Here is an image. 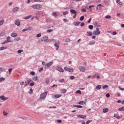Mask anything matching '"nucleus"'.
Here are the masks:
<instances>
[{
	"instance_id": "53",
	"label": "nucleus",
	"mask_w": 124,
	"mask_h": 124,
	"mask_svg": "<svg viewBox=\"0 0 124 124\" xmlns=\"http://www.w3.org/2000/svg\"><path fill=\"white\" fill-rule=\"evenodd\" d=\"M50 42H56V40H54V39H51L50 40Z\"/></svg>"
},
{
	"instance_id": "58",
	"label": "nucleus",
	"mask_w": 124,
	"mask_h": 124,
	"mask_svg": "<svg viewBox=\"0 0 124 124\" xmlns=\"http://www.w3.org/2000/svg\"><path fill=\"white\" fill-rule=\"evenodd\" d=\"M97 6L100 8V7H101L102 6L103 7V5H101V4H98Z\"/></svg>"
},
{
	"instance_id": "10",
	"label": "nucleus",
	"mask_w": 124,
	"mask_h": 124,
	"mask_svg": "<svg viewBox=\"0 0 124 124\" xmlns=\"http://www.w3.org/2000/svg\"><path fill=\"white\" fill-rule=\"evenodd\" d=\"M15 25H16V26H20V20L19 19H16L15 21Z\"/></svg>"
},
{
	"instance_id": "31",
	"label": "nucleus",
	"mask_w": 124,
	"mask_h": 124,
	"mask_svg": "<svg viewBox=\"0 0 124 124\" xmlns=\"http://www.w3.org/2000/svg\"><path fill=\"white\" fill-rule=\"evenodd\" d=\"M59 82H60V83H62L64 82V78L60 79H59Z\"/></svg>"
},
{
	"instance_id": "38",
	"label": "nucleus",
	"mask_w": 124,
	"mask_h": 124,
	"mask_svg": "<svg viewBox=\"0 0 124 124\" xmlns=\"http://www.w3.org/2000/svg\"><path fill=\"white\" fill-rule=\"evenodd\" d=\"M68 12H67V11H65V12H64L63 13V15H64V16H65V15H67V14H68Z\"/></svg>"
},
{
	"instance_id": "39",
	"label": "nucleus",
	"mask_w": 124,
	"mask_h": 124,
	"mask_svg": "<svg viewBox=\"0 0 124 124\" xmlns=\"http://www.w3.org/2000/svg\"><path fill=\"white\" fill-rule=\"evenodd\" d=\"M106 88H108V85H105L103 86V90H105V89H106Z\"/></svg>"
},
{
	"instance_id": "35",
	"label": "nucleus",
	"mask_w": 124,
	"mask_h": 124,
	"mask_svg": "<svg viewBox=\"0 0 124 124\" xmlns=\"http://www.w3.org/2000/svg\"><path fill=\"white\" fill-rule=\"evenodd\" d=\"M92 31H87V33H88V34H89V36H92Z\"/></svg>"
},
{
	"instance_id": "12",
	"label": "nucleus",
	"mask_w": 124,
	"mask_h": 124,
	"mask_svg": "<svg viewBox=\"0 0 124 124\" xmlns=\"http://www.w3.org/2000/svg\"><path fill=\"white\" fill-rule=\"evenodd\" d=\"M77 117L78 118H80V119H85L87 117V116L83 115H78Z\"/></svg>"
},
{
	"instance_id": "59",
	"label": "nucleus",
	"mask_w": 124,
	"mask_h": 124,
	"mask_svg": "<svg viewBox=\"0 0 124 124\" xmlns=\"http://www.w3.org/2000/svg\"><path fill=\"white\" fill-rule=\"evenodd\" d=\"M30 86H31V87H32V86H34V82L30 83Z\"/></svg>"
},
{
	"instance_id": "27",
	"label": "nucleus",
	"mask_w": 124,
	"mask_h": 124,
	"mask_svg": "<svg viewBox=\"0 0 124 124\" xmlns=\"http://www.w3.org/2000/svg\"><path fill=\"white\" fill-rule=\"evenodd\" d=\"M63 41H64V42H69V41H70V39L68 38L65 39L63 40Z\"/></svg>"
},
{
	"instance_id": "47",
	"label": "nucleus",
	"mask_w": 124,
	"mask_h": 124,
	"mask_svg": "<svg viewBox=\"0 0 124 124\" xmlns=\"http://www.w3.org/2000/svg\"><path fill=\"white\" fill-rule=\"evenodd\" d=\"M33 92V91H32V89L31 88V89H30V92H29V94H32Z\"/></svg>"
},
{
	"instance_id": "52",
	"label": "nucleus",
	"mask_w": 124,
	"mask_h": 124,
	"mask_svg": "<svg viewBox=\"0 0 124 124\" xmlns=\"http://www.w3.org/2000/svg\"><path fill=\"white\" fill-rule=\"evenodd\" d=\"M52 31H53V30L49 29L47 30V32H52Z\"/></svg>"
},
{
	"instance_id": "16",
	"label": "nucleus",
	"mask_w": 124,
	"mask_h": 124,
	"mask_svg": "<svg viewBox=\"0 0 124 124\" xmlns=\"http://www.w3.org/2000/svg\"><path fill=\"white\" fill-rule=\"evenodd\" d=\"M61 96H62V94H56V95H55L54 97L55 99H57V98H60Z\"/></svg>"
},
{
	"instance_id": "20",
	"label": "nucleus",
	"mask_w": 124,
	"mask_h": 124,
	"mask_svg": "<svg viewBox=\"0 0 124 124\" xmlns=\"http://www.w3.org/2000/svg\"><path fill=\"white\" fill-rule=\"evenodd\" d=\"M8 42H11V41L6 40L2 43H1L2 45H3V44H6V43H8Z\"/></svg>"
},
{
	"instance_id": "14",
	"label": "nucleus",
	"mask_w": 124,
	"mask_h": 124,
	"mask_svg": "<svg viewBox=\"0 0 124 124\" xmlns=\"http://www.w3.org/2000/svg\"><path fill=\"white\" fill-rule=\"evenodd\" d=\"M57 69L59 71H60V72H63V71H64V70H63V69H62V67H59L58 68H57Z\"/></svg>"
},
{
	"instance_id": "45",
	"label": "nucleus",
	"mask_w": 124,
	"mask_h": 124,
	"mask_svg": "<svg viewBox=\"0 0 124 124\" xmlns=\"http://www.w3.org/2000/svg\"><path fill=\"white\" fill-rule=\"evenodd\" d=\"M20 40H21V38L20 37H18V38H16V41H20Z\"/></svg>"
},
{
	"instance_id": "28",
	"label": "nucleus",
	"mask_w": 124,
	"mask_h": 124,
	"mask_svg": "<svg viewBox=\"0 0 124 124\" xmlns=\"http://www.w3.org/2000/svg\"><path fill=\"white\" fill-rule=\"evenodd\" d=\"M118 111H124V107L119 108Z\"/></svg>"
},
{
	"instance_id": "41",
	"label": "nucleus",
	"mask_w": 124,
	"mask_h": 124,
	"mask_svg": "<svg viewBox=\"0 0 124 124\" xmlns=\"http://www.w3.org/2000/svg\"><path fill=\"white\" fill-rule=\"evenodd\" d=\"M62 93H66V90H65V89H62Z\"/></svg>"
},
{
	"instance_id": "37",
	"label": "nucleus",
	"mask_w": 124,
	"mask_h": 124,
	"mask_svg": "<svg viewBox=\"0 0 124 124\" xmlns=\"http://www.w3.org/2000/svg\"><path fill=\"white\" fill-rule=\"evenodd\" d=\"M5 80V78H0V82H2V81H4Z\"/></svg>"
},
{
	"instance_id": "21",
	"label": "nucleus",
	"mask_w": 124,
	"mask_h": 124,
	"mask_svg": "<svg viewBox=\"0 0 124 124\" xmlns=\"http://www.w3.org/2000/svg\"><path fill=\"white\" fill-rule=\"evenodd\" d=\"M101 85H97L95 88V90H100V89H101Z\"/></svg>"
},
{
	"instance_id": "18",
	"label": "nucleus",
	"mask_w": 124,
	"mask_h": 124,
	"mask_svg": "<svg viewBox=\"0 0 124 124\" xmlns=\"http://www.w3.org/2000/svg\"><path fill=\"white\" fill-rule=\"evenodd\" d=\"M108 111H109V109H108V108H105L103 109V113H107V112H108Z\"/></svg>"
},
{
	"instance_id": "2",
	"label": "nucleus",
	"mask_w": 124,
	"mask_h": 124,
	"mask_svg": "<svg viewBox=\"0 0 124 124\" xmlns=\"http://www.w3.org/2000/svg\"><path fill=\"white\" fill-rule=\"evenodd\" d=\"M48 94V92H46L40 95V99H44L45 97L47 96V94Z\"/></svg>"
},
{
	"instance_id": "3",
	"label": "nucleus",
	"mask_w": 124,
	"mask_h": 124,
	"mask_svg": "<svg viewBox=\"0 0 124 124\" xmlns=\"http://www.w3.org/2000/svg\"><path fill=\"white\" fill-rule=\"evenodd\" d=\"M93 34L94 35H98L100 34V31H99V28H96V30L93 31Z\"/></svg>"
},
{
	"instance_id": "57",
	"label": "nucleus",
	"mask_w": 124,
	"mask_h": 124,
	"mask_svg": "<svg viewBox=\"0 0 124 124\" xmlns=\"http://www.w3.org/2000/svg\"><path fill=\"white\" fill-rule=\"evenodd\" d=\"M52 15H53V16H58V15H57V13H56L55 12L52 13Z\"/></svg>"
},
{
	"instance_id": "46",
	"label": "nucleus",
	"mask_w": 124,
	"mask_h": 124,
	"mask_svg": "<svg viewBox=\"0 0 124 124\" xmlns=\"http://www.w3.org/2000/svg\"><path fill=\"white\" fill-rule=\"evenodd\" d=\"M22 52H23V50L19 49L17 51L18 54H21V53H22Z\"/></svg>"
},
{
	"instance_id": "11",
	"label": "nucleus",
	"mask_w": 124,
	"mask_h": 124,
	"mask_svg": "<svg viewBox=\"0 0 124 124\" xmlns=\"http://www.w3.org/2000/svg\"><path fill=\"white\" fill-rule=\"evenodd\" d=\"M18 10H19V8L18 7H16L12 10V12L13 13H15L16 12H17Z\"/></svg>"
},
{
	"instance_id": "22",
	"label": "nucleus",
	"mask_w": 124,
	"mask_h": 124,
	"mask_svg": "<svg viewBox=\"0 0 124 124\" xmlns=\"http://www.w3.org/2000/svg\"><path fill=\"white\" fill-rule=\"evenodd\" d=\"M5 49H7V46H5V47L4 46H1L0 47V51H2V50H4Z\"/></svg>"
},
{
	"instance_id": "32",
	"label": "nucleus",
	"mask_w": 124,
	"mask_h": 124,
	"mask_svg": "<svg viewBox=\"0 0 124 124\" xmlns=\"http://www.w3.org/2000/svg\"><path fill=\"white\" fill-rule=\"evenodd\" d=\"M73 71H74V70L73 69H71V68H69L68 69V72H69L72 73V72H73Z\"/></svg>"
},
{
	"instance_id": "42",
	"label": "nucleus",
	"mask_w": 124,
	"mask_h": 124,
	"mask_svg": "<svg viewBox=\"0 0 124 124\" xmlns=\"http://www.w3.org/2000/svg\"><path fill=\"white\" fill-rule=\"evenodd\" d=\"M84 16H81L80 17V21H83L84 20Z\"/></svg>"
},
{
	"instance_id": "24",
	"label": "nucleus",
	"mask_w": 124,
	"mask_h": 124,
	"mask_svg": "<svg viewBox=\"0 0 124 124\" xmlns=\"http://www.w3.org/2000/svg\"><path fill=\"white\" fill-rule=\"evenodd\" d=\"M116 2L117 3H118L119 5H122V4H123V2H121L120 0H116Z\"/></svg>"
},
{
	"instance_id": "48",
	"label": "nucleus",
	"mask_w": 124,
	"mask_h": 124,
	"mask_svg": "<svg viewBox=\"0 0 124 124\" xmlns=\"http://www.w3.org/2000/svg\"><path fill=\"white\" fill-rule=\"evenodd\" d=\"M34 1L36 2H37V1H39V2H43V0H34Z\"/></svg>"
},
{
	"instance_id": "4",
	"label": "nucleus",
	"mask_w": 124,
	"mask_h": 124,
	"mask_svg": "<svg viewBox=\"0 0 124 124\" xmlns=\"http://www.w3.org/2000/svg\"><path fill=\"white\" fill-rule=\"evenodd\" d=\"M53 63H54V62L52 61L49 62L48 63H46L45 65V67L46 68H49V67H50L52 64H53Z\"/></svg>"
},
{
	"instance_id": "1",
	"label": "nucleus",
	"mask_w": 124,
	"mask_h": 124,
	"mask_svg": "<svg viewBox=\"0 0 124 124\" xmlns=\"http://www.w3.org/2000/svg\"><path fill=\"white\" fill-rule=\"evenodd\" d=\"M31 8H33V9H36L38 10L42 7V5L40 4H33L31 5Z\"/></svg>"
},
{
	"instance_id": "44",
	"label": "nucleus",
	"mask_w": 124,
	"mask_h": 124,
	"mask_svg": "<svg viewBox=\"0 0 124 124\" xmlns=\"http://www.w3.org/2000/svg\"><path fill=\"white\" fill-rule=\"evenodd\" d=\"M70 79L71 80H74V79H75V76H72L70 77Z\"/></svg>"
},
{
	"instance_id": "25",
	"label": "nucleus",
	"mask_w": 124,
	"mask_h": 124,
	"mask_svg": "<svg viewBox=\"0 0 124 124\" xmlns=\"http://www.w3.org/2000/svg\"><path fill=\"white\" fill-rule=\"evenodd\" d=\"M73 107H77L78 108H83V106L80 105H74Z\"/></svg>"
},
{
	"instance_id": "8",
	"label": "nucleus",
	"mask_w": 124,
	"mask_h": 124,
	"mask_svg": "<svg viewBox=\"0 0 124 124\" xmlns=\"http://www.w3.org/2000/svg\"><path fill=\"white\" fill-rule=\"evenodd\" d=\"M42 41H44V42H49V40L48 39V37L46 36L43 38Z\"/></svg>"
},
{
	"instance_id": "15",
	"label": "nucleus",
	"mask_w": 124,
	"mask_h": 124,
	"mask_svg": "<svg viewBox=\"0 0 124 124\" xmlns=\"http://www.w3.org/2000/svg\"><path fill=\"white\" fill-rule=\"evenodd\" d=\"M80 22L79 21H76L73 23V25H74V26H79V25H80Z\"/></svg>"
},
{
	"instance_id": "51",
	"label": "nucleus",
	"mask_w": 124,
	"mask_h": 124,
	"mask_svg": "<svg viewBox=\"0 0 124 124\" xmlns=\"http://www.w3.org/2000/svg\"><path fill=\"white\" fill-rule=\"evenodd\" d=\"M43 70V67H41L39 69V72H41Z\"/></svg>"
},
{
	"instance_id": "5",
	"label": "nucleus",
	"mask_w": 124,
	"mask_h": 124,
	"mask_svg": "<svg viewBox=\"0 0 124 124\" xmlns=\"http://www.w3.org/2000/svg\"><path fill=\"white\" fill-rule=\"evenodd\" d=\"M31 82H32V80L29 79L27 81H25V86L27 87V86H29V85L30 83H31Z\"/></svg>"
},
{
	"instance_id": "33",
	"label": "nucleus",
	"mask_w": 124,
	"mask_h": 124,
	"mask_svg": "<svg viewBox=\"0 0 124 124\" xmlns=\"http://www.w3.org/2000/svg\"><path fill=\"white\" fill-rule=\"evenodd\" d=\"M89 29L90 30H93V25H89Z\"/></svg>"
},
{
	"instance_id": "55",
	"label": "nucleus",
	"mask_w": 124,
	"mask_h": 124,
	"mask_svg": "<svg viewBox=\"0 0 124 124\" xmlns=\"http://www.w3.org/2000/svg\"><path fill=\"white\" fill-rule=\"evenodd\" d=\"M84 26H85V23L82 22V23L80 24V27H84Z\"/></svg>"
},
{
	"instance_id": "26",
	"label": "nucleus",
	"mask_w": 124,
	"mask_h": 124,
	"mask_svg": "<svg viewBox=\"0 0 124 124\" xmlns=\"http://www.w3.org/2000/svg\"><path fill=\"white\" fill-rule=\"evenodd\" d=\"M78 104H80V105H83V104H85V102L84 101H81L78 102Z\"/></svg>"
},
{
	"instance_id": "17",
	"label": "nucleus",
	"mask_w": 124,
	"mask_h": 124,
	"mask_svg": "<svg viewBox=\"0 0 124 124\" xmlns=\"http://www.w3.org/2000/svg\"><path fill=\"white\" fill-rule=\"evenodd\" d=\"M70 12H71V13H72V14H76V13H77L76 11L74 10V9L70 10Z\"/></svg>"
},
{
	"instance_id": "50",
	"label": "nucleus",
	"mask_w": 124,
	"mask_h": 124,
	"mask_svg": "<svg viewBox=\"0 0 124 124\" xmlns=\"http://www.w3.org/2000/svg\"><path fill=\"white\" fill-rule=\"evenodd\" d=\"M29 30H30V28L26 29H23L22 30V32H24V31H29Z\"/></svg>"
},
{
	"instance_id": "56",
	"label": "nucleus",
	"mask_w": 124,
	"mask_h": 124,
	"mask_svg": "<svg viewBox=\"0 0 124 124\" xmlns=\"http://www.w3.org/2000/svg\"><path fill=\"white\" fill-rule=\"evenodd\" d=\"M110 18H111V16H106V19H110Z\"/></svg>"
},
{
	"instance_id": "9",
	"label": "nucleus",
	"mask_w": 124,
	"mask_h": 124,
	"mask_svg": "<svg viewBox=\"0 0 124 124\" xmlns=\"http://www.w3.org/2000/svg\"><path fill=\"white\" fill-rule=\"evenodd\" d=\"M0 99L4 101L5 100H7V99H8V98L6 97L4 95H2L0 96Z\"/></svg>"
},
{
	"instance_id": "34",
	"label": "nucleus",
	"mask_w": 124,
	"mask_h": 124,
	"mask_svg": "<svg viewBox=\"0 0 124 124\" xmlns=\"http://www.w3.org/2000/svg\"><path fill=\"white\" fill-rule=\"evenodd\" d=\"M30 74H31V75H32L33 76H34V75H35V72H34V71L31 72Z\"/></svg>"
},
{
	"instance_id": "62",
	"label": "nucleus",
	"mask_w": 124,
	"mask_h": 124,
	"mask_svg": "<svg viewBox=\"0 0 124 124\" xmlns=\"http://www.w3.org/2000/svg\"><path fill=\"white\" fill-rule=\"evenodd\" d=\"M57 123H58V124H61L62 123V120H57Z\"/></svg>"
},
{
	"instance_id": "54",
	"label": "nucleus",
	"mask_w": 124,
	"mask_h": 124,
	"mask_svg": "<svg viewBox=\"0 0 124 124\" xmlns=\"http://www.w3.org/2000/svg\"><path fill=\"white\" fill-rule=\"evenodd\" d=\"M41 36V33H38L36 35L37 37H40Z\"/></svg>"
},
{
	"instance_id": "63",
	"label": "nucleus",
	"mask_w": 124,
	"mask_h": 124,
	"mask_svg": "<svg viewBox=\"0 0 124 124\" xmlns=\"http://www.w3.org/2000/svg\"><path fill=\"white\" fill-rule=\"evenodd\" d=\"M81 11H82V12H86V9L85 8H83L81 10Z\"/></svg>"
},
{
	"instance_id": "40",
	"label": "nucleus",
	"mask_w": 124,
	"mask_h": 124,
	"mask_svg": "<svg viewBox=\"0 0 124 124\" xmlns=\"http://www.w3.org/2000/svg\"><path fill=\"white\" fill-rule=\"evenodd\" d=\"M94 43H95V42H94V41L90 42L89 43V45H93V44H94Z\"/></svg>"
},
{
	"instance_id": "43",
	"label": "nucleus",
	"mask_w": 124,
	"mask_h": 124,
	"mask_svg": "<svg viewBox=\"0 0 124 124\" xmlns=\"http://www.w3.org/2000/svg\"><path fill=\"white\" fill-rule=\"evenodd\" d=\"M76 93H79V94H81V93H82V92L80 90H78L76 91Z\"/></svg>"
},
{
	"instance_id": "7",
	"label": "nucleus",
	"mask_w": 124,
	"mask_h": 124,
	"mask_svg": "<svg viewBox=\"0 0 124 124\" xmlns=\"http://www.w3.org/2000/svg\"><path fill=\"white\" fill-rule=\"evenodd\" d=\"M79 70H80V71H82V72H85V71H86V68H85V67L83 66H79Z\"/></svg>"
},
{
	"instance_id": "13",
	"label": "nucleus",
	"mask_w": 124,
	"mask_h": 124,
	"mask_svg": "<svg viewBox=\"0 0 124 124\" xmlns=\"http://www.w3.org/2000/svg\"><path fill=\"white\" fill-rule=\"evenodd\" d=\"M11 36H12V37H17V36H18V34L16 33L12 32L11 34Z\"/></svg>"
},
{
	"instance_id": "29",
	"label": "nucleus",
	"mask_w": 124,
	"mask_h": 124,
	"mask_svg": "<svg viewBox=\"0 0 124 124\" xmlns=\"http://www.w3.org/2000/svg\"><path fill=\"white\" fill-rule=\"evenodd\" d=\"M4 22V20H1L0 21V26H2L3 25V22Z\"/></svg>"
},
{
	"instance_id": "60",
	"label": "nucleus",
	"mask_w": 124,
	"mask_h": 124,
	"mask_svg": "<svg viewBox=\"0 0 124 124\" xmlns=\"http://www.w3.org/2000/svg\"><path fill=\"white\" fill-rule=\"evenodd\" d=\"M68 68L67 67H65L64 68V70H66V71H68Z\"/></svg>"
},
{
	"instance_id": "23",
	"label": "nucleus",
	"mask_w": 124,
	"mask_h": 124,
	"mask_svg": "<svg viewBox=\"0 0 124 124\" xmlns=\"http://www.w3.org/2000/svg\"><path fill=\"white\" fill-rule=\"evenodd\" d=\"M30 18H31V15L25 17L24 19H25V20H28L29 19H30Z\"/></svg>"
},
{
	"instance_id": "49",
	"label": "nucleus",
	"mask_w": 124,
	"mask_h": 124,
	"mask_svg": "<svg viewBox=\"0 0 124 124\" xmlns=\"http://www.w3.org/2000/svg\"><path fill=\"white\" fill-rule=\"evenodd\" d=\"M3 114L4 116H7V112H5V111L3 112Z\"/></svg>"
},
{
	"instance_id": "19",
	"label": "nucleus",
	"mask_w": 124,
	"mask_h": 124,
	"mask_svg": "<svg viewBox=\"0 0 124 124\" xmlns=\"http://www.w3.org/2000/svg\"><path fill=\"white\" fill-rule=\"evenodd\" d=\"M114 117L117 119V120H120V116H119V115L118 114H116V115L114 114Z\"/></svg>"
},
{
	"instance_id": "36",
	"label": "nucleus",
	"mask_w": 124,
	"mask_h": 124,
	"mask_svg": "<svg viewBox=\"0 0 124 124\" xmlns=\"http://www.w3.org/2000/svg\"><path fill=\"white\" fill-rule=\"evenodd\" d=\"M46 85H48V84H49V83H50V80H49V79H46Z\"/></svg>"
},
{
	"instance_id": "30",
	"label": "nucleus",
	"mask_w": 124,
	"mask_h": 124,
	"mask_svg": "<svg viewBox=\"0 0 124 124\" xmlns=\"http://www.w3.org/2000/svg\"><path fill=\"white\" fill-rule=\"evenodd\" d=\"M33 81H37V77H33L32 78Z\"/></svg>"
},
{
	"instance_id": "61",
	"label": "nucleus",
	"mask_w": 124,
	"mask_h": 124,
	"mask_svg": "<svg viewBox=\"0 0 124 124\" xmlns=\"http://www.w3.org/2000/svg\"><path fill=\"white\" fill-rule=\"evenodd\" d=\"M106 96L107 97H110V94L109 93L106 94Z\"/></svg>"
},
{
	"instance_id": "64",
	"label": "nucleus",
	"mask_w": 124,
	"mask_h": 124,
	"mask_svg": "<svg viewBox=\"0 0 124 124\" xmlns=\"http://www.w3.org/2000/svg\"><path fill=\"white\" fill-rule=\"evenodd\" d=\"M8 71L10 73L12 71V68L9 69Z\"/></svg>"
},
{
	"instance_id": "6",
	"label": "nucleus",
	"mask_w": 124,
	"mask_h": 124,
	"mask_svg": "<svg viewBox=\"0 0 124 124\" xmlns=\"http://www.w3.org/2000/svg\"><path fill=\"white\" fill-rule=\"evenodd\" d=\"M59 44H60V41H59L55 43L54 46L55 47H56V50H59Z\"/></svg>"
}]
</instances>
